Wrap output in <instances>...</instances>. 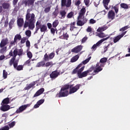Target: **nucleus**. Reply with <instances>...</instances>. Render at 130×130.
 Segmentation results:
<instances>
[{
	"instance_id": "nucleus-1",
	"label": "nucleus",
	"mask_w": 130,
	"mask_h": 130,
	"mask_svg": "<svg viewBox=\"0 0 130 130\" xmlns=\"http://www.w3.org/2000/svg\"><path fill=\"white\" fill-rule=\"evenodd\" d=\"M90 59H91V57H89L88 58L86 59V60L83 61L82 63L79 64L78 66V67H77L74 70L72 73L76 74L77 73L78 76L80 79H82V78H84V77H87V75H88V74H89V73H91L92 71L91 70H89L82 73V72L84 71V69H85V67L83 66L82 68L81 67H82V66H83V64H86V63H88V62H89ZM80 68H81L80 69Z\"/></svg>"
},
{
	"instance_id": "nucleus-2",
	"label": "nucleus",
	"mask_w": 130,
	"mask_h": 130,
	"mask_svg": "<svg viewBox=\"0 0 130 130\" xmlns=\"http://www.w3.org/2000/svg\"><path fill=\"white\" fill-rule=\"evenodd\" d=\"M32 11V9H28L26 15V20L25 22L24 25V28H27L28 27L29 29L30 30H33L35 28V15L34 13L31 14H30V12Z\"/></svg>"
},
{
	"instance_id": "nucleus-3",
	"label": "nucleus",
	"mask_w": 130,
	"mask_h": 130,
	"mask_svg": "<svg viewBox=\"0 0 130 130\" xmlns=\"http://www.w3.org/2000/svg\"><path fill=\"white\" fill-rule=\"evenodd\" d=\"M18 53V51L17 50H15L13 51H11L9 53L10 55L11 56H13V57L10 60L9 64L10 66H14V68L16 69L17 71H22L23 70V66H18V60H15L16 59V56Z\"/></svg>"
},
{
	"instance_id": "nucleus-4",
	"label": "nucleus",
	"mask_w": 130,
	"mask_h": 130,
	"mask_svg": "<svg viewBox=\"0 0 130 130\" xmlns=\"http://www.w3.org/2000/svg\"><path fill=\"white\" fill-rule=\"evenodd\" d=\"M106 61H107V58L106 57L101 59L100 61L97 63L96 65L94 68V71L92 73L93 76L96 75V74H98L99 72H101V71L103 70V68L105 66L104 63L106 62Z\"/></svg>"
},
{
	"instance_id": "nucleus-5",
	"label": "nucleus",
	"mask_w": 130,
	"mask_h": 130,
	"mask_svg": "<svg viewBox=\"0 0 130 130\" xmlns=\"http://www.w3.org/2000/svg\"><path fill=\"white\" fill-rule=\"evenodd\" d=\"M85 13H86V8L83 7L79 12V15L78 17L77 25L78 26H83L87 22V19L85 18Z\"/></svg>"
},
{
	"instance_id": "nucleus-6",
	"label": "nucleus",
	"mask_w": 130,
	"mask_h": 130,
	"mask_svg": "<svg viewBox=\"0 0 130 130\" xmlns=\"http://www.w3.org/2000/svg\"><path fill=\"white\" fill-rule=\"evenodd\" d=\"M69 88L70 86L69 85H66L62 87L60 92L57 94V97H67L70 94V92H69Z\"/></svg>"
},
{
	"instance_id": "nucleus-7",
	"label": "nucleus",
	"mask_w": 130,
	"mask_h": 130,
	"mask_svg": "<svg viewBox=\"0 0 130 130\" xmlns=\"http://www.w3.org/2000/svg\"><path fill=\"white\" fill-rule=\"evenodd\" d=\"M21 39H22V36H21V35L17 34L15 35L14 41L10 43V47H11V46H13V45H16L18 42V40L20 41Z\"/></svg>"
},
{
	"instance_id": "nucleus-8",
	"label": "nucleus",
	"mask_w": 130,
	"mask_h": 130,
	"mask_svg": "<svg viewBox=\"0 0 130 130\" xmlns=\"http://www.w3.org/2000/svg\"><path fill=\"white\" fill-rule=\"evenodd\" d=\"M109 39V37H108L106 38L100 40L99 42L96 43V44H94L93 45V46L92 47V49H94V50H96V48H97L98 47L100 46V45H101V44H102V43L104 42V41L107 40Z\"/></svg>"
},
{
	"instance_id": "nucleus-9",
	"label": "nucleus",
	"mask_w": 130,
	"mask_h": 130,
	"mask_svg": "<svg viewBox=\"0 0 130 130\" xmlns=\"http://www.w3.org/2000/svg\"><path fill=\"white\" fill-rule=\"evenodd\" d=\"M30 105H31V104L24 105L20 106L18 108V109H17L16 110V113H21V112H23V111H24V110H26V108H27V107H29Z\"/></svg>"
},
{
	"instance_id": "nucleus-10",
	"label": "nucleus",
	"mask_w": 130,
	"mask_h": 130,
	"mask_svg": "<svg viewBox=\"0 0 130 130\" xmlns=\"http://www.w3.org/2000/svg\"><path fill=\"white\" fill-rule=\"evenodd\" d=\"M72 5V0H61V7L69 8Z\"/></svg>"
},
{
	"instance_id": "nucleus-11",
	"label": "nucleus",
	"mask_w": 130,
	"mask_h": 130,
	"mask_svg": "<svg viewBox=\"0 0 130 130\" xmlns=\"http://www.w3.org/2000/svg\"><path fill=\"white\" fill-rule=\"evenodd\" d=\"M80 84H77L74 87H71L69 94H73V93H75V92H77V91L80 89Z\"/></svg>"
},
{
	"instance_id": "nucleus-12",
	"label": "nucleus",
	"mask_w": 130,
	"mask_h": 130,
	"mask_svg": "<svg viewBox=\"0 0 130 130\" xmlns=\"http://www.w3.org/2000/svg\"><path fill=\"white\" fill-rule=\"evenodd\" d=\"M71 31H72L73 36H77L78 35V33H79V31H80L79 30V28L77 27H75L74 26H71L70 28Z\"/></svg>"
},
{
	"instance_id": "nucleus-13",
	"label": "nucleus",
	"mask_w": 130,
	"mask_h": 130,
	"mask_svg": "<svg viewBox=\"0 0 130 130\" xmlns=\"http://www.w3.org/2000/svg\"><path fill=\"white\" fill-rule=\"evenodd\" d=\"M1 107H0V110L2 111H8V110H10L11 107L9 105L1 104Z\"/></svg>"
},
{
	"instance_id": "nucleus-14",
	"label": "nucleus",
	"mask_w": 130,
	"mask_h": 130,
	"mask_svg": "<svg viewBox=\"0 0 130 130\" xmlns=\"http://www.w3.org/2000/svg\"><path fill=\"white\" fill-rule=\"evenodd\" d=\"M108 18L110 20L114 19V18H115V13H114L113 10H111L109 12L108 14Z\"/></svg>"
},
{
	"instance_id": "nucleus-15",
	"label": "nucleus",
	"mask_w": 130,
	"mask_h": 130,
	"mask_svg": "<svg viewBox=\"0 0 130 130\" xmlns=\"http://www.w3.org/2000/svg\"><path fill=\"white\" fill-rule=\"evenodd\" d=\"M82 48H83V47L82 46H81V45L77 46V47L72 49L71 50V51H72V52H75V53H78V52H80V51H81V50H82Z\"/></svg>"
},
{
	"instance_id": "nucleus-16",
	"label": "nucleus",
	"mask_w": 130,
	"mask_h": 130,
	"mask_svg": "<svg viewBox=\"0 0 130 130\" xmlns=\"http://www.w3.org/2000/svg\"><path fill=\"white\" fill-rule=\"evenodd\" d=\"M126 33V31L124 32L121 35L118 36L117 37L114 38V43H116L118 41L121 39L122 37H123V36Z\"/></svg>"
},
{
	"instance_id": "nucleus-17",
	"label": "nucleus",
	"mask_w": 130,
	"mask_h": 130,
	"mask_svg": "<svg viewBox=\"0 0 130 130\" xmlns=\"http://www.w3.org/2000/svg\"><path fill=\"white\" fill-rule=\"evenodd\" d=\"M9 43V39H4L1 41L0 44V47H4V46H6Z\"/></svg>"
},
{
	"instance_id": "nucleus-18",
	"label": "nucleus",
	"mask_w": 130,
	"mask_h": 130,
	"mask_svg": "<svg viewBox=\"0 0 130 130\" xmlns=\"http://www.w3.org/2000/svg\"><path fill=\"white\" fill-rule=\"evenodd\" d=\"M59 75V73L57 72V71H53L52 73L50 75V78L51 79H55V78H57Z\"/></svg>"
},
{
	"instance_id": "nucleus-19",
	"label": "nucleus",
	"mask_w": 130,
	"mask_h": 130,
	"mask_svg": "<svg viewBox=\"0 0 130 130\" xmlns=\"http://www.w3.org/2000/svg\"><path fill=\"white\" fill-rule=\"evenodd\" d=\"M24 24V19L22 18H19L17 19V25L19 27H22Z\"/></svg>"
},
{
	"instance_id": "nucleus-20",
	"label": "nucleus",
	"mask_w": 130,
	"mask_h": 130,
	"mask_svg": "<svg viewBox=\"0 0 130 130\" xmlns=\"http://www.w3.org/2000/svg\"><path fill=\"white\" fill-rule=\"evenodd\" d=\"M43 103H44V100H40L34 106V108H38L39 106H40L41 104H43Z\"/></svg>"
},
{
	"instance_id": "nucleus-21",
	"label": "nucleus",
	"mask_w": 130,
	"mask_h": 130,
	"mask_svg": "<svg viewBox=\"0 0 130 130\" xmlns=\"http://www.w3.org/2000/svg\"><path fill=\"white\" fill-rule=\"evenodd\" d=\"M44 92V88H41L40 90H39L36 94L34 95V97H37L38 96H39L40 95H41L42 93Z\"/></svg>"
},
{
	"instance_id": "nucleus-22",
	"label": "nucleus",
	"mask_w": 130,
	"mask_h": 130,
	"mask_svg": "<svg viewBox=\"0 0 130 130\" xmlns=\"http://www.w3.org/2000/svg\"><path fill=\"white\" fill-rule=\"evenodd\" d=\"M60 15L61 17H59V18L60 19H64L66 17V15H67V12L64 10H62L60 11Z\"/></svg>"
},
{
	"instance_id": "nucleus-23",
	"label": "nucleus",
	"mask_w": 130,
	"mask_h": 130,
	"mask_svg": "<svg viewBox=\"0 0 130 130\" xmlns=\"http://www.w3.org/2000/svg\"><path fill=\"white\" fill-rule=\"evenodd\" d=\"M35 0H27L25 2V6H32L34 4Z\"/></svg>"
},
{
	"instance_id": "nucleus-24",
	"label": "nucleus",
	"mask_w": 130,
	"mask_h": 130,
	"mask_svg": "<svg viewBox=\"0 0 130 130\" xmlns=\"http://www.w3.org/2000/svg\"><path fill=\"white\" fill-rule=\"evenodd\" d=\"M109 2H110V0H104L103 1V4L104 5V7L106 9V10H108V7L107 6H108V4H109Z\"/></svg>"
},
{
	"instance_id": "nucleus-25",
	"label": "nucleus",
	"mask_w": 130,
	"mask_h": 130,
	"mask_svg": "<svg viewBox=\"0 0 130 130\" xmlns=\"http://www.w3.org/2000/svg\"><path fill=\"white\" fill-rule=\"evenodd\" d=\"M34 86H35V82H33L29 85H27L24 89L25 90H29V89H31V88H32V87H34Z\"/></svg>"
},
{
	"instance_id": "nucleus-26",
	"label": "nucleus",
	"mask_w": 130,
	"mask_h": 130,
	"mask_svg": "<svg viewBox=\"0 0 130 130\" xmlns=\"http://www.w3.org/2000/svg\"><path fill=\"white\" fill-rule=\"evenodd\" d=\"M108 28V27H107V26H103L101 27H99L97 29V31L98 32H103V31H105V30L107 29Z\"/></svg>"
},
{
	"instance_id": "nucleus-27",
	"label": "nucleus",
	"mask_w": 130,
	"mask_h": 130,
	"mask_svg": "<svg viewBox=\"0 0 130 130\" xmlns=\"http://www.w3.org/2000/svg\"><path fill=\"white\" fill-rule=\"evenodd\" d=\"M59 38L60 39H66V40H68V39L69 38V35L67 33L63 34L62 36H61Z\"/></svg>"
},
{
	"instance_id": "nucleus-28",
	"label": "nucleus",
	"mask_w": 130,
	"mask_h": 130,
	"mask_svg": "<svg viewBox=\"0 0 130 130\" xmlns=\"http://www.w3.org/2000/svg\"><path fill=\"white\" fill-rule=\"evenodd\" d=\"M9 103H10V99L9 98H7L5 99L3 101L2 104L7 105V104H9Z\"/></svg>"
},
{
	"instance_id": "nucleus-29",
	"label": "nucleus",
	"mask_w": 130,
	"mask_h": 130,
	"mask_svg": "<svg viewBox=\"0 0 130 130\" xmlns=\"http://www.w3.org/2000/svg\"><path fill=\"white\" fill-rule=\"evenodd\" d=\"M79 55H77L75 56L72 58L71 61V62H75V61H77V59H79Z\"/></svg>"
},
{
	"instance_id": "nucleus-30",
	"label": "nucleus",
	"mask_w": 130,
	"mask_h": 130,
	"mask_svg": "<svg viewBox=\"0 0 130 130\" xmlns=\"http://www.w3.org/2000/svg\"><path fill=\"white\" fill-rule=\"evenodd\" d=\"M96 36H98V37H99L100 38H104V37H106L107 35H105V34L103 32H101L98 34Z\"/></svg>"
},
{
	"instance_id": "nucleus-31",
	"label": "nucleus",
	"mask_w": 130,
	"mask_h": 130,
	"mask_svg": "<svg viewBox=\"0 0 130 130\" xmlns=\"http://www.w3.org/2000/svg\"><path fill=\"white\" fill-rule=\"evenodd\" d=\"M45 64V62L44 61H41L39 62L37 64V68H41V67H44V66Z\"/></svg>"
},
{
	"instance_id": "nucleus-32",
	"label": "nucleus",
	"mask_w": 130,
	"mask_h": 130,
	"mask_svg": "<svg viewBox=\"0 0 130 130\" xmlns=\"http://www.w3.org/2000/svg\"><path fill=\"white\" fill-rule=\"evenodd\" d=\"M59 23V22L58 21V20H55L53 22V27L54 28H56L57 27V25Z\"/></svg>"
},
{
	"instance_id": "nucleus-33",
	"label": "nucleus",
	"mask_w": 130,
	"mask_h": 130,
	"mask_svg": "<svg viewBox=\"0 0 130 130\" xmlns=\"http://www.w3.org/2000/svg\"><path fill=\"white\" fill-rule=\"evenodd\" d=\"M40 29L42 32H45V31L47 30V27H46V25H42V27H40Z\"/></svg>"
},
{
	"instance_id": "nucleus-34",
	"label": "nucleus",
	"mask_w": 130,
	"mask_h": 130,
	"mask_svg": "<svg viewBox=\"0 0 130 130\" xmlns=\"http://www.w3.org/2000/svg\"><path fill=\"white\" fill-rule=\"evenodd\" d=\"M120 7L122 9H128V6L125 3H121L120 4Z\"/></svg>"
},
{
	"instance_id": "nucleus-35",
	"label": "nucleus",
	"mask_w": 130,
	"mask_h": 130,
	"mask_svg": "<svg viewBox=\"0 0 130 130\" xmlns=\"http://www.w3.org/2000/svg\"><path fill=\"white\" fill-rule=\"evenodd\" d=\"M51 8V6L49 5V6L48 7L45 9V10H44L45 13H49V12L50 11Z\"/></svg>"
},
{
	"instance_id": "nucleus-36",
	"label": "nucleus",
	"mask_w": 130,
	"mask_h": 130,
	"mask_svg": "<svg viewBox=\"0 0 130 130\" xmlns=\"http://www.w3.org/2000/svg\"><path fill=\"white\" fill-rule=\"evenodd\" d=\"M3 7L4 9H9L10 7V4L7 3H4L3 4Z\"/></svg>"
},
{
	"instance_id": "nucleus-37",
	"label": "nucleus",
	"mask_w": 130,
	"mask_h": 130,
	"mask_svg": "<svg viewBox=\"0 0 130 130\" xmlns=\"http://www.w3.org/2000/svg\"><path fill=\"white\" fill-rule=\"evenodd\" d=\"M8 77V72L6 70H3V78L4 79H7Z\"/></svg>"
},
{
	"instance_id": "nucleus-38",
	"label": "nucleus",
	"mask_w": 130,
	"mask_h": 130,
	"mask_svg": "<svg viewBox=\"0 0 130 130\" xmlns=\"http://www.w3.org/2000/svg\"><path fill=\"white\" fill-rule=\"evenodd\" d=\"M16 50L17 51V55H18L19 56H20V55H22V54H23V50H21V49L19 50L18 52V49H16L14 50Z\"/></svg>"
},
{
	"instance_id": "nucleus-39",
	"label": "nucleus",
	"mask_w": 130,
	"mask_h": 130,
	"mask_svg": "<svg viewBox=\"0 0 130 130\" xmlns=\"http://www.w3.org/2000/svg\"><path fill=\"white\" fill-rule=\"evenodd\" d=\"M25 35L27 36V37H31V31L29 30H27L25 31Z\"/></svg>"
},
{
	"instance_id": "nucleus-40",
	"label": "nucleus",
	"mask_w": 130,
	"mask_h": 130,
	"mask_svg": "<svg viewBox=\"0 0 130 130\" xmlns=\"http://www.w3.org/2000/svg\"><path fill=\"white\" fill-rule=\"evenodd\" d=\"M73 16H74V13L73 12H71L68 14L67 18L68 19H71V18H72Z\"/></svg>"
},
{
	"instance_id": "nucleus-41",
	"label": "nucleus",
	"mask_w": 130,
	"mask_h": 130,
	"mask_svg": "<svg viewBox=\"0 0 130 130\" xmlns=\"http://www.w3.org/2000/svg\"><path fill=\"white\" fill-rule=\"evenodd\" d=\"M27 40V39L25 37L22 38L21 39V41H20V44H24V43H25V42H26V40Z\"/></svg>"
},
{
	"instance_id": "nucleus-42",
	"label": "nucleus",
	"mask_w": 130,
	"mask_h": 130,
	"mask_svg": "<svg viewBox=\"0 0 130 130\" xmlns=\"http://www.w3.org/2000/svg\"><path fill=\"white\" fill-rule=\"evenodd\" d=\"M112 9L115 10L116 14H117V13H118V6H115L112 7Z\"/></svg>"
},
{
	"instance_id": "nucleus-43",
	"label": "nucleus",
	"mask_w": 130,
	"mask_h": 130,
	"mask_svg": "<svg viewBox=\"0 0 130 130\" xmlns=\"http://www.w3.org/2000/svg\"><path fill=\"white\" fill-rule=\"evenodd\" d=\"M53 66V63H52V62H47L45 64L46 67H52Z\"/></svg>"
},
{
	"instance_id": "nucleus-44",
	"label": "nucleus",
	"mask_w": 130,
	"mask_h": 130,
	"mask_svg": "<svg viewBox=\"0 0 130 130\" xmlns=\"http://www.w3.org/2000/svg\"><path fill=\"white\" fill-rule=\"evenodd\" d=\"M54 53L52 52L49 55V58L50 59H52L53 57H54Z\"/></svg>"
},
{
	"instance_id": "nucleus-45",
	"label": "nucleus",
	"mask_w": 130,
	"mask_h": 130,
	"mask_svg": "<svg viewBox=\"0 0 130 130\" xmlns=\"http://www.w3.org/2000/svg\"><path fill=\"white\" fill-rule=\"evenodd\" d=\"M27 55L29 58H32V57L33 56L32 53L30 51L27 52Z\"/></svg>"
},
{
	"instance_id": "nucleus-46",
	"label": "nucleus",
	"mask_w": 130,
	"mask_h": 130,
	"mask_svg": "<svg viewBox=\"0 0 130 130\" xmlns=\"http://www.w3.org/2000/svg\"><path fill=\"white\" fill-rule=\"evenodd\" d=\"M16 124V122L15 121H13L10 123L9 124V125L10 128H12L14 126H15V125Z\"/></svg>"
},
{
	"instance_id": "nucleus-47",
	"label": "nucleus",
	"mask_w": 130,
	"mask_h": 130,
	"mask_svg": "<svg viewBox=\"0 0 130 130\" xmlns=\"http://www.w3.org/2000/svg\"><path fill=\"white\" fill-rule=\"evenodd\" d=\"M58 14V10L55 9V11L53 13V16H54L55 17L57 16V14Z\"/></svg>"
},
{
	"instance_id": "nucleus-48",
	"label": "nucleus",
	"mask_w": 130,
	"mask_h": 130,
	"mask_svg": "<svg viewBox=\"0 0 130 130\" xmlns=\"http://www.w3.org/2000/svg\"><path fill=\"white\" fill-rule=\"evenodd\" d=\"M10 129V127L9 126H5L2 128H0V130H9Z\"/></svg>"
},
{
	"instance_id": "nucleus-49",
	"label": "nucleus",
	"mask_w": 130,
	"mask_h": 130,
	"mask_svg": "<svg viewBox=\"0 0 130 130\" xmlns=\"http://www.w3.org/2000/svg\"><path fill=\"white\" fill-rule=\"evenodd\" d=\"M44 59L46 61H47L48 60H49V56H48V55H47V54H45Z\"/></svg>"
},
{
	"instance_id": "nucleus-50",
	"label": "nucleus",
	"mask_w": 130,
	"mask_h": 130,
	"mask_svg": "<svg viewBox=\"0 0 130 130\" xmlns=\"http://www.w3.org/2000/svg\"><path fill=\"white\" fill-rule=\"evenodd\" d=\"M129 27L128 26H124L120 29V31H125L127 29H128Z\"/></svg>"
},
{
	"instance_id": "nucleus-51",
	"label": "nucleus",
	"mask_w": 130,
	"mask_h": 130,
	"mask_svg": "<svg viewBox=\"0 0 130 130\" xmlns=\"http://www.w3.org/2000/svg\"><path fill=\"white\" fill-rule=\"evenodd\" d=\"M84 3L86 6L89 7V4L90 3V0H84Z\"/></svg>"
},
{
	"instance_id": "nucleus-52",
	"label": "nucleus",
	"mask_w": 130,
	"mask_h": 130,
	"mask_svg": "<svg viewBox=\"0 0 130 130\" xmlns=\"http://www.w3.org/2000/svg\"><path fill=\"white\" fill-rule=\"evenodd\" d=\"M89 23L90 24H95V23H96V20L91 19L89 21Z\"/></svg>"
},
{
	"instance_id": "nucleus-53",
	"label": "nucleus",
	"mask_w": 130,
	"mask_h": 130,
	"mask_svg": "<svg viewBox=\"0 0 130 130\" xmlns=\"http://www.w3.org/2000/svg\"><path fill=\"white\" fill-rule=\"evenodd\" d=\"M26 47H28V48H30V41H27L26 42Z\"/></svg>"
},
{
	"instance_id": "nucleus-54",
	"label": "nucleus",
	"mask_w": 130,
	"mask_h": 130,
	"mask_svg": "<svg viewBox=\"0 0 130 130\" xmlns=\"http://www.w3.org/2000/svg\"><path fill=\"white\" fill-rule=\"evenodd\" d=\"M36 27L38 29H39V27H40V21H37L36 23Z\"/></svg>"
},
{
	"instance_id": "nucleus-55",
	"label": "nucleus",
	"mask_w": 130,
	"mask_h": 130,
	"mask_svg": "<svg viewBox=\"0 0 130 130\" xmlns=\"http://www.w3.org/2000/svg\"><path fill=\"white\" fill-rule=\"evenodd\" d=\"M14 23H15V20L14 19L11 20L9 22V26H12Z\"/></svg>"
},
{
	"instance_id": "nucleus-56",
	"label": "nucleus",
	"mask_w": 130,
	"mask_h": 130,
	"mask_svg": "<svg viewBox=\"0 0 130 130\" xmlns=\"http://www.w3.org/2000/svg\"><path fill=\"white\" fill-rule=\"evenodd\" d=\"M6 50H7V47H5L3 48H2L1 49V51L3 53L5 52V51H6Z\"/></svg>"
},
{
	"instance_id": "nucleus-57",
	"label": "nucleus",
	"mask_w": 130,
	"mask_h": 130,
	"mask_svg": "<svg viewBox=\"0 0 130 130\" xmlns=\"http://www.w3.org/2000/svg\"><path fill=\"white\" fill-rule=\"evenodd\" d=\"M51 32L52 34L54 35V33H55V28H51Z\"/></svg>"
},
{
	"instance_id": "nucleus-58",
	"label": "nucleus",
	"mask_w": 130,
	"mask_h": 130,
	"mask_svg": "<svg viewBox=\"0 0 130 130\" xmlns=\"http://www.w3.org/2000/svg\"><path fill=\"white\" fill-rule=\"evenodd\" d=\"M47 26H48V27L49 29H51V27H52V24H51V23H48Z\"/></svg>"
},
{
	"instance_id": "nucleus-59",
	"label": "nucleus",
	"mask_w": 130,
	"mask_h": 130,
	"mask_svg": "<svg viewBox=\"0 0 130 130\" xmlns=\"http://www.w3.org/2000/svg\"><path fill=\"white\" fill-rule=\"evenodd\" d=\"M87 32H91L92 31V28H91V27L89 26L87 29H86Z\"/></svg>"
},
{
	"instance_id": "nucleus-60",
	"label": "nucleus",
	"mask_w": 130,
	"mask_h": 130,
	"mask_svg": "<svg viewBox=\"0 0 130 130\" xmlns=\"http://www.w3.org/2000/svg\"><path fill=\"white\" fill-rule=\"evenodd\" d=\"M80 4H81V1H77L76 3H75V5L76 6H79Z\"/></svg>"
},
{
	"instance_id": "nucleus-61",
	"label": "nucleus",
	"mask_w": 130,
	"mask_h": 130,
	"mask_svg": "<svg viewBox=\"0 0 130 130\" xmlns=\"http://www.w3.org/2000/svg\"><path fill=\"white\" fill-rule=\"evenodd\" d=\"M30 62H31V60L28 59L27 61H26V62H25V64H29Z\"/></svg>"
},
{
	"instance_id": "nucleus-62",
	"label": "nucleus",
	"mask_w": 130,
	"mask_h": 130,
	"mask_svg": "<svg viewBox=\"0 0 130 130\" xmlns=\"http://www.w3.org/2000/svg\"><path fill=\"white\" fill-rule=\"evenodd\" d=\"M87 40V38L86 37H84L82 40V43H84V42H86V41Z\"/></svg>"
},
{
	"instance_id": "nucleus-63",
	"label": "nucleus",
	"mask_w": 130,
	"mask_h": 130,
	"mask_svg": "<svg viewBox=\"0 0 130 130\" xmlns=\"http://www.w3.org/2000/svg\"><path fill=\"white\" fill-rule=\"evenodd\" d=\"M3 59H5V56L4 55L0 56V60H3Z\"/></svg>"
},
{
	"instance_id": "nucleus-64",
	"label": "nucleus",
	"mask_w": 130,
	"mask_h": 130,
	"mask_svg": "<svg viewBox=\"0 0 130 130\" xmlns=\"http://www.w3.org/2000/svg\"><path fill=\"white\" fill-rule=\"evenodd\" d=\"M18 0H13V5H16Z\"/></svg>"
}]
</instances>
